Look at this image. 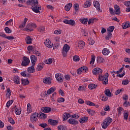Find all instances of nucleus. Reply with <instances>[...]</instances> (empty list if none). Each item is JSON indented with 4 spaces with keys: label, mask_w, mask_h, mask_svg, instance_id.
<instances>
[{
    "label": "nucleus",
    "mask_w": 130,
    "mask_h": 130,
    "mask_svg": "<svg viewBox=\"0 0 130 130\" xmlns=\"http://www.w3.org/2000/svg\"><path fill=\"white\" fill-rule=\"evenodd\" d=\"M27 5L31 6V9L33 12L36 13H40L41 11V6L38 5V0H28L26 2Z\"/></svg>",
    "instance_id": "1"
},
{
    "label": "nucleus",
    "mask_w": 130,
    "mask_h": 130,
    "mask_svg": "<svg viewBox=\"0 0 130 130\" xmlns=\"http://www.w3.org/2000/svg\"><path fill=\"white\" fill-rule=\"evenodd\" d=\"M108 77H109V75L108 73H106L104 75H101L99 76V81H102L104 85H107L108 84Z\"/></svg>",
    "instance_id": "2"
},
{
    "label": "nucleus",
    "mask_w": 130,
    "mask_h": 130,
    "mask_svg": "<svg viewBox=\"0 0 130 130\" xmlns=\"http://www.w3.org/2000/svg\"><path fill=\"white\" fill-rule=\"evenodd\" d=\"M112 122V119L111 118H107L105 119L103 123H102L103 128H107V126Z\"/></svg>",
    "instance_id": "3"
},
{
    "label": "nucleus",
    "mask_w": 130,
    "mask_h": 130,
    "mask_svg": "<svg viewBox=\"0 0 130 130\" xmlns=\"http://www.w3.org/2000/svg\"><path fill=\"white\" fill-rule=\"evenodd\" d=\"M103 71L99 68H95L92 70V73L93 75H95V76L99 75V77H100L101 75H102V73Z\"/></svg>",
    "instance_id": "4"
},
{
    "label": "nucleus",
    "mask_w": 130,
    "mask_h": 130,
    "mask_svg": "<svg viewBox=\"0 0 130 130\" xmlns=\"http://www.w3.org/2000/svg\"><path fill=\"white\" fill-rule=\"evenodd\" d=\"M70 46L68 44H65L63 46V49H62V55L65 57V56H67V54H68V52H69V50H70Z\"/></svg>",
    "instance_id": "5"
},
{
    "label": "nucleus",
    "mask_w": 130,
    "mask_h": 130,
    "mask_svg": "<svg viewBox=\"0 0 130 130\" xmlns=\"http://www.w3.org/2000/svg\"><path fill=\"white\" fill-rule=\"evenodd\" d=\"M30 63V59L29 58L24 56L23 57V61L21 63V66L23 67H27Z\"/></svg>",
    "instance_id": "6"
},
{
    "label": "nucleus",
    "mask_w": 130,
    "mask_h": 130,
    "mask_svg": "<svg viewBox=\"0 0 130 130\" xmlns=\"http://www.w3.org/2000/svg\"><path fill=\"white\" fill-rule=\"evenodd\" d=\"M36 116H38V113H34L30 115V120L32 122H36L37 121Z\"/></svg>",
    "instance_id": "7"
},
{
    "label": "nucleus",
    "mask_w": 130,
    "mask_h": 130,
    "mask_svg": "<svg viewBox=\"0 0 130 130\" xmlns=\"http://www.w3.org/2000/svg\"><path fill=\"white\" fill-rule=\"evenodd\" d=\"M64 24H68L69 25H71V26H75L76 22L73 20H68L65 19L63 21Z\"/></svg>",
    "instance_id": "8"
},
{
    "label": "nucleus",
    "mask_w": 130,
    "mask_h": 130,
    "mask_svg": "<svg viewBox=\"0 0 130 130\" xmlns=\"http://www.w3.org/2000/svg\"><path fill=\"white\" fill-rule=\"evenodd\" d=\"M80 72H82V73H86V72L88 71V68L86 67H83L79 68L77 71V73L78 75H81V72H80Z\"/></svg>",
    "instance_id": "9"
},
{
    "label": "nucleus",
    "mask_w": 130,
    "mask_h": 130,
    "mask_svg": "<svg viewBox=\"0 0 130 130\" xmlns=\"http://www.w3.org/2000/svg\"><path fill=\"white\" fill-rule=\"evenodd\" d=\"M43 82L44 84L50 85L51 84V78L49 77H46L43 78Z\"/></svg>",
    "instance_id": "10"
},
{
    "label": "nucleus",
    "mask_w": 130,
    "mask_h": 130,
    "mask_svg": "<svg viewBox=\"0 0 130 130\" xmlns=\"http://www.w3.org/2000/svg\"><path fill=\"white\" fill-rule=\"evenodd\" d=\"M55 78L58 82H60L61 83L63 82V76L61 74H56Z\"/></svg>",
    "instance_id": "11"
},
{
    "label": "nucleus",
    "mask_w": 130,
    "mask_h": 130,
    "mask_svg": "<svg viewBox=\"0 0 130 130\" xmlns=\"http://www.w3.org/2000/svg\"><path fill=\"white\" fill-rule=\"evenodd\" d=\"M77 46L80 49H82L85 47V42L84 41H79L76 43Z\"/></svg>",
    "instance_id": "12"
},
{
    "label": "nucleus",
    "mask_w": 130,
    "mask_h": 130,
    "mask_svg": "<svg viewBox=\"0 0 130 130\" xmlns=\"http://www.w3.org/2000/svg\"><path fill=\"white\" fill-rule=\"evenodd\" d=\"M44 44L48 47V48H52V47L53 46V44H52L51 41H49V40H46L44 42Z\"/></svg>",
    "instance_id": "13"
},
{
    "label": "nucleus",
    "mask_w": 130,
    "mask_h": 130,
    "mask_svg": "<svg viewBox=\"0 0 130 130\" xmlns=\"http://www.w3.org/2000/svg\"><path fill=\"white\" fill-rule=\"evenodd\" d=\"M41 111L45 113H49L51 111V108L48 107H44L41 108Z\"/></svg>",
    "instance_id": "14"
},
{
    "label": "nucleus",
    "mask_w": 130,
    "mask_h": 130,
    "mask_svg": "<svg viewBox=\"0 0 130 130\" xmlns=\"http://www.w3.org/2000/svg\"><path fill=\"white\" fill-rule=\"evenodd\" d=\"M93 6L96 8V10H98L99 12H102V10L100 9V4H99L98 1L93 2Z\"/></svg>",
    "instance_id": "15"
},
{
    "label": "nucleus",
    "mask_w": 130,
    "mask_h": 130,
    "mask_svg": "<svg viewBox=\"0 0 130 130\" xmlns=\"http://www.w3.org/2000/svg\"><path fill=\"white\" fill-rule=\"evenodd\" d=\"M114 13L116 15H120V8L116 5L114 6Z\"/></svg>",
    "instance_id": "16"
},
{
    "label": "nucleus",
    "mask_w": 130,
    "mask_h": 130,
    "mask_svg": "<svg viewBox=\"0 0 130 130\" xmlns=\"http://www.w3.org/2000/svg\"><path fill=\"white\" fill-rule=\"evenodd\" d=\"M30 59L32 66H35V63H36V61H37V57L35 56V55H32L30 56Z\"/></svg>",
    "instance_id": "17"
},
{
    "label": "nucleus",
    "mask_w": 130,
    "mask_h": 130,
    "mask_svg": "<svg viewBox=\"0 0 130 130\" xmlns=\"http://www.w3.org/2000/svg\"><path fill=\"white\" fill-rule=\"evenodd\" d=\"M23 31H33V29L32 28V24H27L26 26V28L23 29Z\"/></svg>",
    "instance_id": "18"
},
{
    "label": "nucleus",
    "mask_w": 130,
    "mask_h": 130,
    "mask_svg": "<svg viewBox=\"0 0 130 130\" xmlns=\"http://www.w3.org/2000/svg\"><path fill=\"white\" fill-rule=\"evenodd\" d=\"M34 66L35 65H33L32 64L31 67L28 68L27 72H28V73H30V74H33V73H35V68H34Z\"/></svg>",
    "instance_id": "19"
},
{
    "label": "nucleus",
    "mask_w": 130,
    "mask_h": 130,
    "mask_svg": "<svg viewBox=\"0 0 130 130\" xmlns=\"http://www.w3.org/2000/svg\"><path fill=\"white\" fill-rule=\"evenodd\" d=\"M70 117H71V114L69 113H64L63 116V121H65V120H68Z\"/></svg>",
    "instance_id": "20"
},
{
    "label": "nucleus",
    "mask_w": 130,
    "mask_h": 130,
    "mask_svg": "<svg viewBox=\"0 0 130 130\" xmlns=\"http://www.w3.org/2000/svg\"><path fill=\"white\" fill-rule=\"evenodd\" d=\"M13 109L15 110V113L17 115H20V114H21V112L22 111V110L21 109V108L18 109L17 108L16 106H15L13 108Z\"/></svg>",
    "instance_id": "21"
},
{
    "label": "nucleus",
    "mask_w": 130,
    "mask_h": 130,
    "mask_svg": "<svg viewBox=\"0 0 130 130\" xmlns=\"http://www.w3.org/2000/svg\"><path fill=\"white\" fill-rule=\"evenodd\" d=\"M68 122L70 123V124H74V125L76 124H78V120H76L74 119L70 118L68 120Z\"/></svg>",
    "instance_id": "22"
},
{
    "label": "nucleus",
    "mask_w": 130,
    "mask_h": 130,
    "mask_svg": "<svg viewBox=\"0 0 130 130\" xmlns=\"http://www.w3.org/2000/svg\"><path fill=\"white\" fill-rule=\"evenodd\" d=\"M44 67V64L43 63H39L36 68V71L39 72L40 71H41L42 69Z\"/></svg>",
    "instance_id": "23"
},
{
    "label": "nucleus",
    "mask_w": 130,
    "mask_h": 130,
    "mask_svg": "<svg viewBox=\"0 0 130 130\" xmlns=\"http://www.w3.org/2000/svg\"><path fill=\"white\" fill-rule=\"evenodd\" d=\"M27 21H28V19L26 18H24L23 23L19 25V28L23 29V28H25V26H26V23H27Z\"/></svg>",
    "instance_id": "24"
},
{
    "label": "nucleus",
    "mask_w": 130,
    "mask_h": 130,
    "mask_svg": "<svg viewBox=\"0 0 130 130\" xmlns=\"http://www.w3.org/2000/svg\"><path fill=\"white\" fill-rule=\"evenodd\" d=\"M48 122L49 123H50V124H51L52 125H56L58 122H57V120L49 119L48 120Z\"/></svg>",
    "instance_id": "25"
},
{
    "label": "nucleus",
    "mask_w": 130,
    "mask_h": 130,
    "mask_svg": "<svg viewBox=\"0 0 130 130\" xmlns=\"http://www.w3.org/2000/svg\"><path fill=\"white\" fill-rule=\"evenodd\" d=\"M29 83H30V82L28 79H21V84L23 86H27V85H29Z\"/></svg>",
    "instance_id": "26"
},
{
    "label": "nucleus",
    "mask_w": 130,
    "mask_h": 130,
    "mask_svg": "<svg viewBox=\"0 0 130 130\" xmlns=\"http://www.w3.org/2000/svg\"><path fill=\"white\" fill-rule=\"evenodd\" d=\"M72 7H73V4L72 3H69L64 7L65 11L69 12V11L71 10V8H72Z\"/></svg>",
    "instance_id": "27"
},
{
    "label": "nucleus",
    "mask_w": 130,
    "mask_h": 130,
    "mask_svg": "<svg viewBox=\"0 0 130 130\" xmlns=\"http://www.w3.org/2000/svg\"><path fill=\"white\" fill-rule=\"evenodd\" d=\"M13 81L15 84H17L18 85L20 84L21 83L20 82V78L18 76H15L13 78Z\"/></svg>",
    "instance_id": "28"
},
{
    "label": "nucleus",
    "mask_w": 130,
    "mask_h": 130,
    "mask_svg": "<svg viewBox=\"0 0 130 130\" xmlns=\"http://www.w3.org/2000/svg\"><path fill=\"white\" fill-rule=\"evenodd\" d=\"M55 90H56V88H55V87H52L49 89H48L47 90V94L48 95H50V94L53 93V92H54V91H55Z\"/></svg>",
    "instance_id": "29"
},
{
    "label": "nucleus",
    "mask_w": 130,
    "mask_h": 130,
    "mask_svg": "<svg viewBox=\"0 0 130 130\" xmlns=\"http://www.w3.org/2000/svg\"><path fill=\"white\" fill-rule=\"evenodd\" d=\"M105 94L106 95V96H108V97H111V96H112V94H111V92H110V90H109V89H105Z\"/></svg>",
    "instance_id": "30"
},
{
    "label": "nucleus",
    "mask_w": 130,
    "mask_h": 130,
    "mask_svg": "<svg viewBox=\"0 0 130 130\" xmlns=\"http://www.w3.org/2000/svg\"><path fill=\"white\" fill-rule=\"evenodd\" d=\"M25 41L26 42V44H31V43H32V38L29 36L26 37L25 38Z\"/></svg>",
    "instance_id": "31"
},
{
    "label": "nucleus",
    "mask_w": 130,
    "mask_h": 130,
    "mask_svg": "<svg viewBox=\"0 0 130 130\" xmlns=\"http://www.w3.org/2000/svg\"><path fill=\"white\" fill-rule=\"evenodd\" d=\"M110 52V51L107 48H104L102 51V53L104 54V55H108Z\"/></svg>",
    "instance_id": "32"
},
{
    "label": "nucleus",
    "mask_w": 130,
    "mask_h": 130,
    "mask_svg": "<svg viewBox=\"0 0 130 130\" xmlns=\"http://www.w3.org/2000/svg\"><path fill=\"white\" fill-rule=\"evenodd\" d=\"M122 27L123 29H126V28H129L130 27L129 22H126L125 23H122Z\"/></svg>",
    "instance_id": "33"
},
{
    "label": "nucleus",
    "mask_w": 130,
    "mask_h": 130,
    "mask_svg": "<svg viewBox=\"0 0 130 130\" xmlns=\"http://www.w3.org/2000/svg\"><path fill=\"white\" fill-rule=\"evenodd\" d=\"M91 2L89 1H86V2L84 3V8H89V7L91 6Z\"/></svg>",
    "instance_id": "34"
},
{
    "label": "nucleus",
    "mask_w": 130,
    "mask_h": 130,
    "mask_svg": "<svg viewBox=\"0 0 130 130\" xmlns=\"http://www.w3.org/2000/svg\"><path fill=\"white\" fill-rule=\"evenodd\" d=\"M105 60H104V58H103L102 57H98V60H97V62L99 63H103Z\"/></svg>",
    "instance_id": "35"
},
{
    "label": "nucleus",
    "mask_w": 130,
    "mask_h": 130,
    "mask_svg": "<svg viewBox=\"0 0 130 130\" xmlns=\"http://www.w3.org/2000/svg\"><path fill=\"white\" fill-rule=\"evenodd\" d=\"M114 30V26H109L107 28V31L109 33H111V32H113Z\"/></svg>",
    "instance_id": "36"
},
{
    "label": "nucleus",
    "mask_w": 130,
    "mask_h": 130,
    "mask_svg": "<svg viewBox=\"0 0 130 130\" xmlns=\"http://www.w3.org/2000/svg\"><path fill=\"white\" fill-rule=\"evenodd\" d=\"M79 121L80 123H83V122H86L88 121V117H82L81 120Z\"/></svg>",
    "instance_id": "37"
},
{
    "label": "nucleus",
    "mask_w": 130,
    "mask_h": 130,
    "mask_svg": "<svg viewBox=\"0 0 130 130\" xmlns=\"http://www.w3.org/2000/svg\"><path fill=\"white\" fill-rule=\"evenodd\" d=\"M111 38H112V34L108 32V35L105 37L106 40H109Z\"/></svg>",
    "instance_id": "38"
},
{
    "label": "nucleus",
    "mask_w": 130,
    "mask_h": 130,
    "mask_svg": "<svg viewBox=\"0 0 130 130\" xmlns=\"http://www.w3.org/2000/svg\"><path fill=\"white\" fill-rule=\"evenodd\" d=\"M38 31L40 33H43L44 32H45V27L44 26H40Z\"/></svg>",
    "instance_id": "39"
},
{
    "label": "nucleus",
    "mask_w": 130,
    "mask_h": 130,
    "mask_svg": "<svg viewBox=\"0 0 130 130\" xmlns=\"http://www.w3.org/2000/svg\"><path fill=\"white\" fill-rule=\"evenodd\" d=\"M88 19L87 18H82L80 20V22L81 23H82V24H85V25H86V24H87L88 23Z\"/></svg>",
    "instance_id": "40"
},
{
    "label": "nucleus",
    "mask_w": 130,
    "mask_h": 130,
    "mask_svg": "<svg viewBox=\"0 0 130 130\" xmlns=\"http://www.w3.org/2000/svg\"><path fill=\"white\" fill-rule=\"evenodd\" d=\"M96 87H97V85L94 84H90L88 85V88L90 90H93V89H95V88H96Z\"/></svg>",
    "instance_id": "41"
},
{
    "label": "nucleus",
    "mask_w": 130,
    "mask_h": 130,
    "mask_svg": "<svg viewBox=\"0 0 130 130\" xmlns=\"http://www.w3.org/2000/svg\"><path fill=\"white\" fill-rule=\"evenodd\" d=\"M85 103L87 104V105H89V106H95L96 105L93 103L92 102H90L89 101H87L86 102H85Z\"/></svg>",
    "instance_id": "42"
},
{
    "label": "nucleus",
    "mask_w": 130,
    "mask_h": 130,
    "mask_svg": "<svg viewBox=\"0 0 130 130\" xmlns=\"http://www.w3.org/2000/svg\"><path fill=\"white\" fill-rule=\"evenodd\" d=\"M95 22H96V18L90 19L88 20V25H90V24H93Z\"/></svg>",
    "instance_id": "43"
},
{
    "label": "nucleus",
    "mask_w": 130,
    "mask_h": 130,
    "mask_svg": "<svg viewBox=\"0 0 130 130\" xmlns=\"http://www.w3.org/2000/svg\"><path fill=\"white\" fill-rule=\"evenodd\" d=\"M73 59L74 61H79L80 60V57L78 55H75L73 56Z\"/></svg>",
    "instance_id": "44"
},
{
    "label": "nucleus",
    "mask_w": 130,
    "mask_h": 130,
    "mask_svg": "<svg viewBox=\"0 0 130 130\" xmlns=\"http://www.w3.org/2000/svg\"><path fill=\"white\" fill-rule=\"evenodd\" d=\"M45 63H46L47 64H50L52 63V59L49 58L47 59L46 61H45Z\"/></svg>",
    "instance_id": "45"
},
{
    "label": "nucleus",
    "mask_w": 130,
    "mask_h": 130,
    "mask_svg": "<svg viewBox=\"0 0 130 130\" xmlns=\"http://www.w3.org/2000/svg\"><path fill=\"white\" fill-rule=\"evenodd\" d=\"M39 117L41 118V119H43V118H46L47 115L43 113H41Z\"/></svg>",
    "instance_id": "46"
},
{
    "label": "nucleus",
    "mask_w": 130,
    "mask_h": 130,
    "mask_svg": "<svg viewBox=\"0 0 130 130\" xmlns=\"http://www.w3.org/2000/svg\"><path fill=\"white\" fill-rule=\"evenodd\" d=\"M4 30L5 31H6V33H8V34L12 33V30L10 29V28H9L8 27H6Z\"/></svg>",
    "instance_id": "47"
},
{
    "label": "nucleus",
    "mask_w": 130,
    "mask_h": 130,
    "mask_svg": "<svg viewBox=\"0 0 130 130\" xmlns=\"http://www.w3.org/2000/svg\"><path fill=\"white\" fill-rule=\"evenodd\" d=\"M95 62V56L91 55V59L90 61V64H93Z\"/></svg>",
    "instance_id": "48"
},
{
    "label": "nucleus",
    "mask_w": 130,
    "mask_h": 130,
    "mask_svg": "<svg viewBox=\"0 0 130 130\" xmlns=\"http://www.w3.org/2000/svg\"><path fill=\"white\" fill-rule=\"evenodd\" d=\"M74 8L75 9V12H78V11L79 9V4H74Z\"/></svg>",
    "instance_id": "49"
},
{
    "label": "nucleus",
    "mask_w": 130,
    "mask_h": 130,
    "mask_svg": "<svg viewBox=\"0 0 130 130\" xmlns=\"http://www.w3.org/2000/svg\"><path fill=\"white\" fill-rule=\"evenodd\" d=\"M13 102H14V101L11 100V101H9L6 105L7 107L9 108L10 107V106H11V105H12V104H13Z\"/></svg>",
    "instance_id": "50"
},
{
    "label": "nucleus",
    "mask_w": 130,
    "mask_h": 130,
    "mask_svg": "<svg viewBox=\"0 0 130 130\" xmlns=\"http://www.w3.org/2000/svg\"><path fill=\"white\" fill-rule=\"evenodd\" d=\"M67 129V127L66 126L60 125L58 126V130H66Z\"/></svg>",
    "instance_id": "51"
},
{
    "label": "nucleus",
    "mask_w": 130,
    "mask_h": 130,
    "mask_svg": "<svg viewBox=\"0 0 130 130\" xmlns=\"http://www.w3.org/2000/svg\"><path fill=\"white\" fill-rule=\"evenodd\" d=\"M88 42L90 45H93L95 43V41L93 40V39L91 38H90L88 40Z\"/></svg>",
    "instance_id": "52"
},
{
    "label": "nucleus",
    "mask_w": 130,
    "mask_h": 130,
    "mask_svg": "<svg viewBox=\"0 0 130 130\" xmlns=\"http://www.w3.org/2000/svg\"><path fill=\"white\" fill-rule=\"evenodd\" d=\"M124 116V119H125V120H127L128 118V113H124L123 114Z\"/></svg>",
    "instance_id": "53"
},
{
    "label": "nucleus",
    "mask_w": 130,
    "mask_h": 130,
    "mask_svg": "<svg viewBox=\"0 0 130 130\" xmlns=\"http://www.w3.org/2000/svg\"><path fill=\"white\" fill-rule=\"evenodd\" d=\"M12 22L13 19H10L6 22L5 25H6V26H9V25H11L12 24Z\"/></svg>",
    "instance_id": "54"
},
{
    "label": "nucleus",
    "mask_w": 130,
    "mask_h": 130,
    "mask_svg": "<svg viewBox=\"0 0 130 130\" xmlns=\"http://www.w3.org/2000/svg\"><path fill=\"white\" fill-rule=\"evenodd\" d=\"M60 46V44H59V43H57L56 44L54 45L53 47V49H57Z\"/></svg>",
    "instance_id": "55"
},
{
    "label": "nucleus",
    "mask_w": 130,
    "mask_h": 130,
    "mask_svg": "<svg viewBox=\"0 0 130 130\" xmlns=\"http://www.w3.org/2000/svg\"><path fill=\"white\" fill-rule=\"evenodd\" d=\"M30 106H31V104H27V111L29 113L32 112V109L30 107Z\"/></svg>",
    "instance_id": "56"
},
{
    "label": "nucleus",
    "mask_w": 130,
    "mask_h": 130,
    "mask_svg": "<svg viewBox=\"0 0 130 130\" xmlns=\"http://www.w3.org/2000/svg\"><path fill=\"white\" fill-rule=\"evenodd\" d=\"M123 4L126 7H130V1L124 2Z\"/></svg>",
    "instance_id": "57"
},
{
    "label": "nucleus",
    "mask_w": 130,
    "mask_h": 130,
    "mask_svg": "<svg viewBox=\"0 0 130 130\" xmlns=\"http://www.w3.org/2000/svg\"><path fill=\"white\" fill-rule=\"evenodd\" d=\"M122 85H124L125 86L128 84V80H124L122 82Z\"/></svg>",
    "instance_id": "58"
},
{
    "label": "nucleus",
    "mask_w": 130,
    "mask_h": 130,
    "mask_svg": "<svg viewBox=\"0 0 130 130\" xmlns=\"http://www.w3.org/2000/svg\"><path fill=\"white\" fill-rule=\"evenodd\" d=\"M57 102L60 103L61 102H64V98H60L57 99Z\"/></svg>",
    "instance_id": "59"
},
{
    "label": "nucleus",
    "mask_w": 130,
    "mask_h": 130,
    "mask_svg": "<svg viewBox=\"0 0 130 130\" xmlns=\"http://www.w3.org/2000/svg\"><path fill=\"white\" fill-rule=\"evenodd\" d=\"M64 78L67 81H70L71 80V76L69 75H66Z\"/></svg>",
    "instance_id": "60"
},
{
    "label": "nucleus",
    "mask_w": 130,
    "mask_h": 130,
    "mask_svg": "<svg viewBox=\"0 0 130 130\" xmlns=\"http://www.w3.org/2000/svg\"><path fill=\"white\" fill-rule=\"evenodd\" d=\"M9 121L11 123V124H15V121H14V119L12 118H9Z\"/></svg>",
    "instance_id": "61"
},
{
    "label": "nucleus",
    "mask_w": 130,
    "mask_h": 130,
    "mask_svg": "<svg viewBox=\"0 0 130 130\" xmlns=\"http://www.w3.org/2000/svg\"><path fill=\"white\" fill-rule=\"evenodd\" d=\"M104 110L105 111H109L110 110V108L109 107V106H106L104 108Z\"/></svg>",
    "instance_id": "62"
},
{
    "label": "nucleus",
    "mask_w": 130,
    "mask_h": 130,
    "mask_svg": "<svg viewBox=\"0 0 130 130\" xmlns=\"http://www.w3.org/2000/svg\"><path fill=\"white\" fill-rule=\"evenodd\" d=\"M20 74L22 77H26L27 76V71L21 72Z\"/></svg>",
    "instance_id": "63"
},
{
    "label": "nucleus",
    "mask_w": 130,
    "mask_h": 130,
    "mask_svg": "<svg viewBox=\"0 0 130 130\" xmlns=\"http://www.w3.org/2000/svg\"><path fill=\"white\" fill-rule=\"evenodd\" d=\"M61 34V30L58 29V30H56L54 31V34Z\"/></svg>",
    "instance_id": "64"
}]
</instances>
